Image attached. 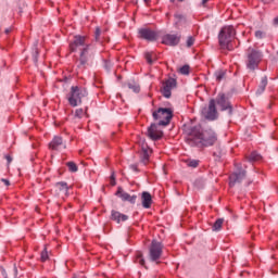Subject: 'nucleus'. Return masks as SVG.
I'll return each mask as SVG.
<instances>
[{"label":"nucleus","mask_w":278,"mask_h":278,"mask_svg":"<svg viewBox=\"0 0 278 278\" xmlns=\"http://www.w3.org/2000/svg\"><path fill=\"white\" fill-rule=\"evenodd\" d=\"M188 140L191 147H214L218 142V135L212 128L201 130L195 126L191 128Z\"/></svg>","instance_id":"1"},{"label":"nucleus","mask_w":278,"mask_h":278,"mask_svg":"<svg viewBox=\"0 0 278 278\" xmlns=\"http://www.w3.org/2000/svg\"><path fill=\"white\" fill-rule=\"evenodd\" d=\"M71 51H80L78 68H81L88 62V58L90 56V45L86 40L84 36H75L73 42L70 43Z\"/></svg>","instance_id":"2"},{"label":"nucleus","mask_w":278,"mask_h":278,"mask_svg":"<svg viewBox=\"0 0 278 278\" xmlns=\"http://www.w3.org/2000/svg\"><path fill=\"white\" fill-rule=\"evenodd\" d=\"M233 38H236V29L233 26H225L220 29L218 35V40L222 49H227L228 51L233 50Z\"/></svg>","instance_id":"3"},{"label":"nucleus","mask_w":278,"mask_h":278,"mask_svg":"<svg viewBox=\"0 0 278 278\" xmlns=\"http://www.w3.org/2000/svg\"><path fill=\"white\" fill-rule=\"evenodd\" d=\"M264 58V52L262 50L249 48L248 49V59L245 61V66L250 73L257 71L260 66V62H262Z\"/></svg>","instance_id":"4"},{"label":"nucleus","mask_w":278,"mask_h":278,"mask_svg":"<svg viewBox=\"0 0 278 278\" xmlns=\"http://www.w3.org/2000/svg\"><path fill=\"white\" fill-rule=\"evenodd\" d=\"M87 96L88 91H86L84 88L73 86L67 97V101L72 108H77V105H81V99L86 98Z\"/></svg>","instance_id":"5"},{"label":"nucleus","mask_w":278,"mask_h":278,"mask_svg":"<svg viewBox=\"0 0 278 278\" xmlns=\"http://www.w3.org/2000/svg\"><path fill=\"white\" fill-rule=\"evenodd\" d=\"M154 121H159V125L166 127L173 118V110L167 108H160L157 111L152 113Z\"/></svg>","instance_id":"6"},{"label":"nucleus","mask_w":278,"mask_h":278,"mask_svg":"<svg viewBox=\"0 0 278 278\" xmlns=\"http://www.w3.org/2000/svg\"><path fill=\"white\" fill-rule=\"evenodd\" d=\"M201 114L206 121H216L218 118V111H216V100H210L208 106H204L201 111Z\"/></svg>","instance_id":"7"},{"label":"nucleus","mask_w":278,"mask_h":278,"mask_svg":"<svg viewBox=\"0 0 278 278\" xmlns=\"http://www.w3.org/2000/svg\"><path fill=\"white\" fill-rule=\"evenodd\" d=\"M177 88V80L175 78H168L167 80L163 81L161 93L165 99H170L173 90Z\"/></svg>","instance_id":"8"},{"label":"nucleus","mask_w":278,"mask_h":278,"mask_svg":"<svg viewBox=\"0 0 278 278\" xmlns=\"http://www.w3.org/2000/svg\"><path fill=\"white\" fill-rule=\"evenodd\" d=\"M162 243L153 240L150 247V260L151 262H157L162 257Z\"/></svg>","instance_id":"9"},{"label":"nucleus","mask_w":278,"mask_h":278,"mask_svg":"<svg viewBox=\"0 0 278 278\" xmlns=\"http://www.w3.org/2000/svg\"><path fill=\"white\" fill-rule=\"evenodd\" d=\"M219 105V108L222 109L223 112H225V110H228L229 114H231L232 109H231V103L229 102V100L227 99V97H225L224 93H219L215 100V105Z\"/></svg>","instance_id":"10"},{"label":"nucleus","mask_w":278,"mask_h":278,"mask_svg":"<svg viewBox=\"0 0 278 278\" xmlns=\"http://www.w3.org/2000/svg\"><path fill=\"white\" fill-rule=\"evenodd\" d=\"M49 149H51V151H64V149H66V142H64L62 137L55 136L52 142L49 143Z\"/></svg>","instance_id":"11"},{"label":"nucleus","mask_w":278,"mask_h":278,"mask_svg":"<svg viewBox=\"0 0 278 278\" xmlns=\"http://www.w3.org/2000/svg\"><path fill=\"white\" fill-rule=\"evenodd\" d=\"M247 177V170L240 169L238 172H235L230 177L229 186L233 188L236 184H242V180Z\"/></svg>","instance_id":"12"},{"label":"nucleus","mask_w":278,"mask_h":278,"mask_svg":"<svg viewBox=\"0 0 278 278\" xmlns=\"http://www.w3.org/2000/svg\"><path fill=\"white\" fill-rule=\"evenodd\" d=\"M139 35L140 38H143V40H148L149 42H155V40H157V33L149 28L139 29Z\"/></svg>","instance_id":"13"},{"label":"nucleus","mask_w":278,"mask_h":278,"mask_svg":"<svg viewBox=\"0 0 278 278\" xmlns=\"http://www.w3.org/2000/svg\"><path fill=\"white\" fill-rule=\"evenodd\" d=\"M140 147H141L140 160L142 164L147 165V163L149 162V159L151 157V154L153 153V150H151V148H149V146L144 143V141L141 142Z\"/></svg>","instance_id":"14"},{"label":"nucleus","mask_w":278,"mask_h":278,"mask_svg":"<svg viewBox=\"0 0 278 278\" xmlns=\"http://www.w3.org/2000/svg\"><path fill=\"white\" fill-rule=\"evenodd\" d=\"M179 42H181V35L167 34L163 37V45H167L168 47H177Z\"/></svg>","instance_id":"15"},{"label":"nucleus","mask_w":278,"mask_h":278,"mask_svg":"<svg viewBox=\"0 0 278 278\" xmlns=\"http://www.w3.org/2000/svg\"><path fill=\"white\" fill-rule=\"evenodd\" d=\"M148 136H149V138H151V140H160V138H162V136H164V134L157 129V125L152 124L148 128Z\"/></svg>","instance_id":"16"},{"label":"nucleus","mask_w":278,"mask_h":278,"mask_svg":"<svg viewBox=\"0 0 278 278\" xmlns=\"http://www.w3.org/2000/svg\"><path fill=\"white\" fill-rule=\"evenodd\" d=\"M116 197H119L122 201H128V203H136V199H138L137 195H131L125 191H123V188L118 187Z\"/></svg>","instance_id":"17"},{"label":"nucleus","mask_w":278,"mask_h":278,"mask_svg":"<svg viewBox=\"0 0 278 278\" xmlns=\"http://www.w3.org/2000/svg\"><path fill=\"white\" fill-rule=\"evenodd\" d=\"M141 205L144 207V210H149L151 208V205H153V197H151L149 191H143L141 193Z\"/></svg>","instance_id":"18"},{"label":"nucleus","mask_w":278,"mask_h":278,"mask_svg":"<svg viewBox=\"0 0 278 278\" xmlns=\"http://www.w3.org/2000/svg\"><path fill=\"white\" fill-rule=\"evenodd\" d=\"M129 216L118 212V211H112L111 212V220H115V223L121 224L125 223V220H128Z\"/></svg>","instance_id":"19"},{"label":"nucleus","mask_w":278,"mask_h":278,"mask_svg":"<svg viewBox=\"0 0 278 278\" xmlns=\"http://www.w3.org/2000/svg\"><path fill=\"white\" fill-rule=\"evenodd\" d=\"M54 188L56 194H65V197H68V184L60 181L54 185Z\"/></svg>","instance_id":"20"},{"label":"nucleus","mask_w":278,"mask_h":278,"mask_svg":"<svg viewBox=\"0 0 278 278\" xmlns=\"http://www.w3.org/2000/svg\"><path fill=\"white\" fill-rule=\"evenodd\" d=\"M124 88H128V90H131L136 94H138V92H140V85L138 83H136V80H129L128 83H126L124 85Z\"/></svg>","instance_id":"21"},{"label":"nucleus","mask_w":278,"mask_h":278,"mask_svg":"<svg viewBox=\"0 0 278 278\" xmlns=\"http://www.w3.org/2000/svg\"><path fill=\"white\" fill-rule=\"evenodd\" d=\"M266 86H268V77L264 76L261 79V84L256 90V94H263V92L266 90Z\"/></svg>","instance_id":"22"},{"label":"nucleus","mask_w":278,"mask_h":278,"mask_svg":"<svg viewBox=\"0 0 278 278\" xmlns=\"http://www.w3.org/2000/svg\"><path fill=\"white\" fill-rule=\"evenodd\" d=\"M186 23V17L181 14H175V25L177 29L181 27Z\"/></svg>","instance_id":"23"},{"label":"nucleus","mask_w":278,"mask_h":278,"mask_svg":"<svg viewBox=\"0 0 278 278\" xmlns=\"http://www.w3.org/2000/svg\"><path fill=\"white\" fill-rule=\"evenodd\" d=\"M226 75H227V71L219 70V71L215 72L216 81H223V79H225Z\"/></svg>","instance_id":"24"},{"label":"nucleus","mask_w":278,"mask_h":278,"mask_svg":"<svg viewBox=\"0 0 278 278\" xmlns=\"http://www.w3.org/2000/svg\"><path fill=\"white\" fill-rule=\"evenodd\" d=\"M249 162H260V160H262V155H260V153L257 152H252L249 156H248Z\"/></svg>","instance_id":"25"},{"label":"nucleus","mask_w":278,"mask_h":278,"mask_svg":"<svg viewBox=\"0 0 278 278\" xmlns=\"http://www.w3.org/2000/svg\"><path fill=\"white\" fill-rule=\"evenodd\" d=\"M223 223H225V219L218 218L213 225V231H220L223 228Z\"/></svg>","instance_id":"26"},{"label":"nucleus","mask_w":278,"mask_h":278,"mask_svg":"<svg viewBox=\"0 0 278 278\" xmlns=\"http://www.w3.org/2000/svg\"><path fill=\"white\" fill-rule=\"evenodd\" d=\"M144 58H146L148 64H153V62H155V53L154 52H146Z\"/></svg>","instance_id":"27"},{"label":"nucleus","mask_w":278,"mask_h":278,"mask_svg":"<svg viewBox=\"0 0 278 278\" xmlns=\"http://www.w3.org/2000/svg\"><path fill=\"white\" fill-rule=\"evenodd\" d=\"M66 166L71 173H77L78 170L77 164H75V162H67Z\"/></svg>","instance_id":"28"},{"label":"nucleus","mask_w":278,"mask_h":278,"mask_svg":"<svg viewBox=\"0 0 278 278\" xmlns=\"http://www.w3.org/2000/svg\"><path fill=\"white\" fill-rule=\"evenodd\" d=\"M186 164L190 168H197V166H199V160H187Z\"/></svg>","instance_id":"29"},{"label":"nucleus","mask_w":278,"mask_h":278,"mask_svg":"<svg viewBox=\"0 0 278 278\" xmlns=\"http://www.w3.org/2000/svg\"><path fill=\"white\" fill-rule=\"evenodd\" d=\"M180 75H190V65H184L179 68Z\"/></svg>","instance_id":"30"},{"label":"nucleus","mask_w":278,"mask_h":278,"mask_svg":"<svg viewBox=\"0 0 278 278\" xmlns=\"http://www.w3.org/2000/svg\"><path fill=\"white\" fill-rule=\"evenodd\" d=\"M40 260L41 262H47V260H49V251H47V247L41 251Z\"/></svg>","instance_id":"31"},{"label":"nucleus","mask_w":278,"mask_h":278,"mask_svg":"<svg viewBox=\"0 0 278 278\" xmlns=\"http://www.w3.org/2000/svg\"><path fill=\"white\" fill-rule=\"evenodd\" d=\"M255 38H257V40H262V38H266V33L263 30H256Z\"/></svg>","instance_id":"32"},{"label":"nucleus","mask_w":278,"mask_h":278,"mask_svg":"<svg viewBox=\"0 0 278 278\" xmlns=\"http://www.w3.org/2000/svg\"><path fill=\"white\" fill-rule=\"evenodd\" d=\"M136 263L140 266H144V258H142V253L137 254Z\"/></svg>","instance_id":"33"},{"label":"nucleus","mask_w":278,"mask_h":278,"mask_svg":"<svg viewBox=\"0 0 278 278\" xmlns=\"http://www.w3.org/2000/svg\"><path fill=\"white\" fill-rule=\"evenodd\" d=\"M75 118H81L84 116V109H77L75 111Z\"/></svg>","instance_id":"34"},{"label":"nucleus","mask_w":278,"mask_h":278,"mask_svg":"<svg viewBox=\"0 0 278 278\" xmlns=\"http://www.w3.org/2000/svg\"><path fill=\"white\" fill-rule=\"evenodd\" d=\"M186 45H187L188 48L192 47V45H194V37L189 36V37L187 38Z\"/></svg>","instance_id":"35"},{"label":"nucleus","mask_w":278,"mask_h":278,"mask_svg":"<svg viewBox=\"0 0 278 278\" xmlns=\"http://www.w3.org/2000/svg\"><path fill=\"white\" fill-rule=\"evenodd\" d=\"M11 275L14 278L18 277V269L16 268V265H14L13 270L11 271Z\"/></svg>","instance_id":"36"},{"label":"nucleus","mask_w":278,"mask_h":278,"mask_svg":"<svg viewBox=\"0 0 278 278\" xmlns=\"http://www.w3.org/2000/svg\"><path fill=\"white\" fill-rule=\"evenodd\" d=\"M33 58L35 62H38V48H35V51L33 53Z\"/></svg>","instance_id":"37"},{"label":"nucleus","mask_w":278,"mask_h":278,"mask_svg":"<svg viewBox=\"0 0 278 278\" xmlns=\"http://www.w3.org/2000/svg\"><path fill=\"white\" fill-rule=\"evenodd\" d=\"M99 36H101V28H96V40H99Z\"/></svg>","instance_id":"38"},{"label":"nucleus","mask_w":278,"mask_h":278,"mask_svg":"<svg viewBox=\"0 0 278 278\" xmlns=\"http://www.w3.org/2000/svg\"><path fill=\"white\" fill-rule=\"evenodd\" d=\"M111 186H116V178L114 175L111 176Z\"/></svg>","instance_id":"39"},{"label":"nucleus","mask_w":278,"mask_h":278,"mask_svg":"<svg viewBox=\"0 0 278 278\" xmlns=\"http://www.w3.org/2000/svg\"><path fill=\"white\" fill-rule=\"evenodd\" d=\"M130 168H131V170H134L135 173H138V165L132 164V165H130Z\"/></svg>","instance_id":"40"},{"label":"nucleus","mask_w":278,"mask_h":278,"mask_svg":"<svg viewBox=\"0 0 278 278\" xmlns=\"http://www.w3.org/2000/svg\"><path fill=\"white\" fill-rule=\"evenodd\" d=\"M2 184H4L5 186H10V180L2 178L1 179Z\"/></svg>","instance_id":"41"},{"label":"nucleus","mask_w":278,"mask_h":278,"mask_svg":"<svg viewBox=\"0 0 278 278\" xmlns=\"http://www.w3.org/2000/svg\"><path fill=\"white\" fill-rule=\"evenodd\" d=\"M1 274L4 278H8V271H5V268H1Z\"/></svg>","instance_id":"42"},{"label":"nucleus","mask_w":278,"mask_h":278,"mask_svg":"<svg viewBox=\"0 0 278 278\" xmlns=\"http://www.w3.org/2000/svg\"><path fill=\"white\" fill-rule=\"evenodd\" d=\"M105 68H106V71H110V68H112V63L106 62L105 63Z\"/></svg>","instance_id":"43"},{"label":"nucleus","mask_w":278,"mask_h":278,"mask_svg":"<svg viewBox=\"0 0 278 278\" xmlns=\"http://www.w3.org/2000/svg\"><path fill=\"white\" fill-rule=\"evenodd\" d=\"M5 160H7L8 164H11V162H12V156L7 155V156H5Z\"/></svg>","instance_id":"44"},{"label":"nucleus","mask_w":278,"mask_h":278,"mask_svg":"<svg viewBox=\"0 0 278 278\" xmlns=\"http://www.w3.org/2000/svg\"><path fill=\"white\" fill-rule=\"evenodd\" d=\"M12 33V28H7L5 30H4V34H11Z\"/></svg>","instance_id":"45"},{"label":"nucleus","mask_w":278,"mask_h":278,"mask_svg":"<svg viewBox=\"0 0 278 278\" xmlns=\"http://www.w3.org/2000/svg\"><path fill=\"white\" fill-rule=\"evenodd\" d=\"M274 25H278V16L274 18Z\"/></svg>","instance_id":"46"},{"label":"nucleus","mask_w":278,"mask_h":278,"mask_svg":"<svg viewBox=\"0 0 278 278\" xmlns=\"http://www.w3.org/2000/svg\"><path fill=\"white\" fill-rule=\"evenodd\" d=\"M263 3H273V0H262Z\"/></svg>","instance_id":"47"},{"label":"nucleus","mask_w":278,"mask_h":278,"mask_svg":"<svg viewBox=\"0 0 278 278\" xmlns=\"http://www.w3.org/2000/svg\"><path fill=\"white\" fill-rule=\"evenodd\" d=\"M143 2L146 3V5H149V3H151V0H143Z\"/></svg>","instance_id":"48"},{"label":"nucleus","mask_w":278,"mask_h":278,"mask_svg":"<svg viewBox=\"0 0 278 278\" xmlns=\"http://www.w3.org/2000/svg\"><path fill=\"white\" fill-rule=\"evenodd\" d=\"M210 0H202V5H205Z\"/></svg>","instance_id":"49"},{"label":"nucleus","mask_w":278,"mask_h":278,"mask_svg":"<svg viewBox=\"0 0 278 278\" xmlns=\"http://www.w3.org/2000/svg\"><path fill=\"white\" fill-rule=\"evenodd\" d=\"M178 1H184V0H178Z\"/></svg>","instance_id":"50"}]
</instances>
